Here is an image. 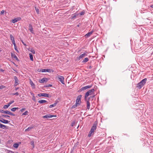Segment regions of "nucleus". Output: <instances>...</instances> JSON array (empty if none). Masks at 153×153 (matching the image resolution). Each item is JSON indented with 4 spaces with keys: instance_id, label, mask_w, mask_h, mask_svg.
<instances>
[{
    "instance_id": "obj_32",
    "label": "nucleus",
    "mask_w": 153,
    "mask_h": 153,
    "mask_svg": "<svg viewBox=\"0 0 153 153\" xmlns=\"http://www.w3.org/2000/svg\"><path fill=\"white\" fill-rule=\"evenodd\" d=\"M30 144L31 145L33 146V148L34 147V141H32L31 142Z\"/></svg>"
},
{
    "instance_id": "obj_7",
    "label": "nucleus",
    "mask_w": 153,
    "mask_h": 153,
    "mask_svg": "<svg viewBox=\"0 0 153 153\" xmlns=\"http://www.w3.org/2000/svg\"><path fill=\"white\" fill-rule=\"evenodd\" d=\"M59 79V81L63 84H65L64 78L63 76H58L57 77Z\"/></svg>"
},
{
    "instance_id": "obj_8",
    "label": "nucleus",
    "mask_w": 153,
    "mask_h": 153,
    "mask_svg": "<svg viewBox=\"0 0 153 153\" xmlns=\"http://www.w3.org/2000/svg\"><path fill=\"white\" fill-rule=\"evenodd\" d=\"M38 71L39 72H51V71L50 69H38Z\"/></svg>"
},
{
    "instance_id": "obj_58",
    "label": "nucleus",
    "mask_w": 153,
    "mask_h": 153,
    "mask_svg": "<svg viewBox=\"0 0 153 153\" xmlns=\"http://www.w3.org/2000/svg\"><path fill=\"white\" fill-rule=\"evenodd\" d=\"M152 8H153V5H152L150 6Z\"/></svg>"
},
{
    "instance_id": "obj_56",
    "label": "nucleus",
    "mask_w": 153,
    "mask_h": 153,
    "mask_svg": "<svg viewBox=\"0 0 153 153\" xmlns=\"http://www.w3.org/2000/svg\"><path fill=\"white\" fill-rule=\"evenodd\" d=\"M29 131V130H28V128H27V129H26L25 130V131Z\"/></svg>"
},
{
    "instance_id": "obj_28",
    "label": "nucleus",
    "mask_w": 153,
    "mask_h": 153,
    "mask_svg": "<svg viewBox=\"0 0 153 153\" xmlns=\"http://www.w3.org/2000/svg\"><path fill=\"white\" fill-rule=\"evenodd\" d=\"M78 105H78V104H76V103H75V104H74V105H73L72 106V107H71V108H72V109L74 108H76V107H77V106Z\"/></svg>"
},
{
    "instance_id": "obj_20",
    "label": "nucleus",
    "mask_w": 153,
    "mask_h": 153,
    "mask_svg": "<svg viewBox=\"0 0 153 153\" xmlns=\"http://www.w3.org/2000/svg\"><path fill=\"white\" fill-rule=\"evenodd\" d=\"M0 112L1 113H5L7 114H8L9 113V111L6 110V111H4L2 110H1L0 111Z\"/></svg>"
},
{
    "instance_id": "obj_24",
    "label": "nucleus",
    "mask_w": 153,
    "mask_h": 153,
    "mask_svg": "<svg viewBox=\"0 0 153 153\" xmlns=\"http://www.w3.org/2000/svg\"><path fill=\"white\" fill-rule=\"evenodd\" d=\"M89 60L88 58L86 57L82 61V63H85L87 62Z\"/></svg>"
},
{
    "instance_id": "obj_42",
    "label": "nucleus",
    "mask_w": 153,
    "mask_h": 153,
    "mask_svg": "<svg viewBox=\"0 0 153 153\" xmlns=\"http://www.w3.org/2000/svg\"><path fill=\"white\" fill-rule=\"evenodd\" d=\"M32 99L35 102L36 101V97H35L34 96H33L32 98Z\"/></svg>"
},
{
    "instance_id": "obj_31",
    "label": "nucleus",
    "mask_w": 153,
    "mask_h": 153,
    "mask_svg": "<svg viewBox=\"0 0 153 153\" xmlns=\"http://www.w3.org/2000/svg\"><path fill=\"white\" fill-rule=\"evenodd\" d=\"M28 113V112L27 111H26L24 113H23L22 114V115H26Z\"/></svg>"
},
{
    "instance_id": "obj_5",
    "label": "nucleus",
    "mask_w": 153,
    "mask_h": 153,
    "mask_svg": "<svg viewBox=\"0 0 153 153\" xmlns=\"http://www.w3.org/2000/svg\"><path fill=\"white\" fill-rule=\"evenodd\" d=\"M92 86V85H87L82 88L79 90L80 92L86 90L88 88H91Z\"/></svg>"
},
{
    "instance_id": "obj_19",
    "label": "nucleus",
    "mask_w": 153,
    "mask_h": 153,
    "mask_svg": "<svg viewBox=\"0 0 153 153\" xmlns=\"http://www.w3.org/2000/svg\"><path fill=\"white\" fill-rule=\"evenodd\" d=\"M93 33V31H91L88 32L87 34H86L85 35V36L87 38L88 37L91 36V35L92 33Z\"/></svg>"
},
{
    "instance_id": "obj_51",
    "label": "nucleus",
    "mask_w": 153,
    "mask_h": 153,
    "mask_svg": "<svg viewBox=\"0 0 153 153\" xmlns=\"http://www.w3.org/2000/svg\"><path fill=\"white\" fill-rule=\"evenodd\" d=\"M21 42H22V43H23V44L25 45V46H26V45L24 43V42L23 41V40H21Z\"/></svg>"
},
{
    "instance_id": "obj_17",
    "label": "nucleus",
    "mask_w": 153,
    "mask_h": 153,
    "mask_svg": "<svg viewBox=\"0 0 153 153\" xmlns=\"http://www.w3.org/2000/svg\"><path fill=\"white\" fill-rule=\"evenodd\" d=\"M144 85L140 82H139L137 85V87L139 89H140Z\"/></svg>"
},
{
    "instance_id": "obj_2",
    "label": "nucleus",
    "mask_w": 153,
    "mask_h": 153,
    "mask_svg": "<svg viewBox=\"0 0 153 153\" xmlns=\"http://www.w3.org/2000/svg\"><path fill=\"white\" fill-rule=\"evenodd\" d=\"M94 89H92L88 91L85 94V100H86L87 97L89 95L92 94H94Z\"/></svg>"
},
{
    "instance_id": "obj_39",
    "label": "nucleus",
    "mask_w": 153,
    "mask_h": 153,
    "mask_svg": "<svg viewBox=\"0 0 153 153\" xmlns=\"http://www.w3.org/2000/svg\"><path fill=\"white\" fill-rule=\"evenodd\" d=\"M2 117H10L9 116L5 115H2Z\"/></svg>"
},
{
    "instance_id": "obj_29",
    "label": "nucleus",
    "mask_w": 153,
    "mask_h": 153,
    "mask_svg": "<svg viewBox=\"0 0 153 153\" xmlns=\"http://www.w3.org/2000/svg\"><path fill=\"white\" fill-rule=\"evenodd\" d=\"M29 51H30V52H31L33 54H34L35 53V51L33 48L31 49L30 50V49L29 50Z\"/></svg>"
},
{
    "instance_id": "obj_6",
    "label": "nucleus",
    "mask_w": 153,
    "mask_h": 153,
    "mask_svg": "<svg viewBox=\"0 0 153 153\" xmlns=\"http://www.w3.org/2000/svg\"><path fill=\"white\" fill-rule=\"evenodd\" d=\"M82 95H79L77 97V99L76 101V103L78 105H79V102H81V98L82 97Z\"/></svg>"
},
{
    "instance_id": "obj_14",
    "label": "nucleus",
    "mask_w": 153,
    "mask_h": 153,
    "mask_svg": "<svg viewBox=\"0 0 153 153\" xmlns=\"http://www.w3.org/2000/svg\"><path fill=\"white\" fill-rule=\"evenodd\" d=\"M29 29L30 30V32L32 33H34V32L33 30V26L31 24H30L29 25Z\"/></svg>"
},
{
    "instance_id": "obj_4",
    "label": "nucleus",
    "mask_w": 153,
    "mask_h": 153,
    "mask_svg": "<svg viewBox=\"0 0 153 153\" xmlns=\"http://www.w3.org/2000/svg\"><path fill=\"white\" fill-rule=\"evenodd\" d=\"M38 96L39 97L42 96L48 98H49L51 97V95L47 94L46 93H45L39 94H38Z\"/></svg>"
},
{
    "instance_id": "obj_43",
    "label": "nucleus",
    "mask_w": 153,
    "mask_h": 153,
    "mask_svg": "<svg viewBox=\"0 0 153 153\" xmlns=\"http://www.w3.org/2000/svg\"><path fill=\"white\" fill-rule=\"evenodd\" d=\"M25 108H22V109H21L20 110V111L21 112H23V111H25Z\"/></svg>"
},
{
    "instance_id": "obj_11",
    "label": "nucleus",
    "mask_w": 153,
    "mask_h": 153,
    "mask_svg": "<svg viewBox=\"0 0 153 153\" xmlns=\"http://www.w3.org/2000/svg\"><path fill=\"white\" fill-rule=\"evenodd\" d=\"M21 19V18L19 17H17V18H16L14 19H13L12 21V23H15L16 22H17L20 21Z\"/></svg>"
},
{
    "instance_id": "obj_9",
    "label": "nucleus",
    "mask_w": 153,
    "mask_h": 153,
    "mask_svg": "<svg viewBox=\"0 0 153 153\" xmlns=\"http://www.w3.org/2000/svg\"><path fill=\"white\" fill-rule=\"evenodd\" d=\"M56 117V115H53L51 114H47L43 116V118H46L47 119H49L50 118H52V117Z\"/></svg>"
},
{
    "instance_id": "obj_40",
    "label": "nucleus",
    "mask_w": 153,
    "mask_h": 153,
    "mask_svg": "<svg viewBox=\"0 0 153 153\" xmlns=\"http://www.w3.org/2000/svg\"><path fill=\"white\" fill-rule=\"evenodd\" d=\"M30 84L32 86H35V85H34V83L31 81V82H30Z\"/></svg>"
},
{
    "instance_id": "obj_37",
    "label": "nucleus",
    "mask_w": 153,
    "mask_h": 153,
    "mask_svg": "<svg viewBox=\"0 0 153 153\" xmlns=\"http://www.w3.org/2000/svg\"><path fill=\"white\" fill-rule=\"evenodd\" d=\"M14 102V100H13V101H10L8 104L10 106V105L12 103H13Z\"/></svg>"
},
{
    "instance_id": "obj_16",
    "label": "nucleus",
    "mask_w": 153,
    "mask_h": 153,
    "mask_svg": "<svg viewBox=\"0 0 153 153\" xmlns=\"http://www.w3.org/2000/svg\"><path fill=\"white\" fill-rule=\"evenodd\" d=\"M11 56L12 58L15 59L16 60H17V61L19 60V59H18L16 55L15 54L11 53Z\"/></svg>"
},
{
    "instance_id": "obj_33",
    "label": "nucleus",
    "mask_w": 153,
    "mask_h": 153,
    "mask_svg": "<svg viewBox=\"0 0 153 153\" xmlns=\"http://www.w3.org/2000/svg\"><path fill=\"white\" fill-rule=\"evenodd\" d=\"M52 86V85L51 84H47L46 85L45 87H51Z\"/></svg>"
},
{
    "instance_id": "obj_22",
    "label": "nucleus",
    "mask_w": 153,
    "mask_h": 153,
    "mask_svg": "<svg viewBox=\"0 0 153 153\" xmlns=\"http://www.w3.org/2000/svg\"><path fill=\"white\" fill-rule=\"evenodd\" d=\"M10 38L12 42H15L14 38L12 34L10 35Z\"/></svg>"
},
{
    "instance_id": "obj_44",
    "label": "nucleus",
    "mask_w": 153,
    "mask_h": 153,
    "mask_svg": "<svg viewBox=\"0 0 153 153\" xmlns=\"http://www.w3.org/2000/svg\"><path fill=\"white\" fill-rule=\"evenodd\" d=\"M13 94V95H16L18 96L19 95V94L18 92H17Z\"/></svg>"
},
{
    "instance_id": "obj_15",
    "label": "nucleus",
    "mask_w": 153,
    "mask_h": 153,
    "mask_svg": "<svg viewBox=\"0 0 153 153\" xmlns=\"http://www.w3.org/2000/svg\"><path fill=\"white\" fill-rule=\"evenodd\" d=\"M48 80V79L47 78H44L39 80L40 83H43L44 82H47Z\"/></svg>"
},
{
    "instance_id": "obj_23",
    "label": "nucleus",
    "mask_w": 153,
    "mask_h": 153,
    "mask_svg": "<svg viewBox=\"0 0 153 153\" xmlns=\"http://www.w3.org/2000/svg\"><path fill=\"white\" fill-rule=\"evenodd\" d=\"M57 102H56L54 103L53 104L49 106L50 108H52L53 107H55L56 106V104H57Z\"/></svg>"
},
{
    "instance_id": "obj_25",
    "label": "nucleus",
    "mask_w": 153,
    "mask_h": 153,
    "mask_svg": "<svg viewBox=\"0 0 153 153\" xmlns=\"http://www.w3.org/2000/svg\"><path fill=\"white\" fill-rule=\"evenodd\" d=\"M29 56L30 60L32 61H33V56L32 54L31 53H30Z\"/></svg>"
},
{
    "instance_id": "obj_27",
    "label": "nucleus",
    "mask_w": 153,
    "mask_h": 153,
    "mask_svg": "<svg viewBox=\"0 0 153 153\" xmlns=\"http://www.w3.org/2000/svg\"><path fill=\"white\" fill-rule=\"evenodd\" d=\"M19 146V144L16 143H14L13 144V146L14 148H18Z\"/></svg>"
},
{
    "instance_id": "obj_45",
    "label": "nucleus",
    "mask_w": 153,
    "mask_h": 153,
    "mask_svg": "<svg viewBox=\"0 0 153 153\" xmlns=\"http://www.w3.org/2000/svg\"><path fill=\"white\" fill-rule=\"evenodd\" d=\"M76 15H74L71 16V19H73L75 18L76 17Z\"/></svg>"
},
{
    "instance_id": "obj_46",
    "label": "nucleus",
    "mask_w": 153,
    "mask_h": 153,
    "mask_svg": "<svg viewBox=\"0 0 153 153\" xmlns=\"http://www.w3.org/2000/svg\"><path fill=\"white\" fill-rule=\"evenodd\" d=\"M84 12H82L80 13V14L81 16L83 15H84Z\"/></svg>"
},
{
    "instance_id": "obj_34",
    "label": "nucleus",
    "mask_w": 153,
    "mask_h": 153,
    "mask_svg": "<svg viewBox=\"0 0 153 153\" xmlns=\"http://www.w3.org/2000/svg\"><path fill=\"white\" fill-rule=\"evenodd\" d=\"M6 127H7V126H6L2 124V125L1 126V128L4 129L5 128H6Z\"/></svg>"
},
{
    "instance_id": "obj_3",
    "label": "nucleus",
    "mask_w": 153,
    "mask_h": 153,
    "mask_svg": "<svg viewBox=\"0 0 153 153\" xmlns=\"http://www.w3.org/2000/svg\"><path fill=\"white\" fill-rule=\"evenodd\" d=\"M95 96V95H94L92 96H91L88 98V100H87V99L86 100H85L86 101L87 107V108L88 109H89L90 108V104L89 102L90 99L91 98H92L94 97Z\"/></svg>"
},
{
    "instance_id": "obj_13",
    "label": "nucleus",
    "mask_w": 153,
    "mask_h": 153,
    "mask_svg": "<svg viewBox=\"0 0 153 153\" xmlns=\"http://www.w3.org/2000/svg\"><path fill=\"white\" fill-rule=\"evenodd\" d=\"M87 55V54H86V53H84L82 54H81L80 56H79L78 57V59L79 60L81 59L83 57H85Z\"/></svg>"
},
{
    "instance_id": "obj_10",
    "label": "nucleus",
    "mask_w": 153,
    "mask_h": 153,
    "mask_svg": "<svg viewBox=\"0 0 153 153\" xmlns=\"http://www.w3.org/2000/svg\"><path fill=\"white\" fill-rule=\"evenodd\" d=\"M0 121L3 123L5 124L8 123L10 122V121H8L7 120H4L2 118H0Z\"/></svg>"
},
{
    "instance_id": "obj_1",
    "label": "nucleus",
    "mask_w": 153,
    "mask_h": 153,
    "mask_svg": "<svg viewBox=\"0 0 153 153\" xmlns=\"http://www.w3.org/2000/svg\"><path fill=\"white\" fill-rule=\"evenodd\" d=\"M97 128V124L96 123H94L92 126L91 130L88 135V137H90L91 136L94 135V131L96 130Z\"/></svg>"
},
{
    "instance_id": "obj_30",
    "label": "nucleus",
    "mask_w": 153,
    "mask_h": 153,
    "mask_svg": "<svg viewBox=\"0 0 153 153\" xmlns=\"http://www.w3.org/2000/svg\"><path fill=\"white\" fill-rule=\"evenodd\" d=\"M10 106V105H9V104H7V105H4V107H3V108H4V109H7V108L9 106Z\"/></svg>"
},
{
    "instance_id": "obj_55",
    "label": "nucleus",
    "mask_w": 153,
    "mask_h": 153,
    "mask_svg": "<svg viewBox=\"0 0 153 153\" xmlns=\"http://www.w3.org/2000/svg\"><path fill=\"white\" fill-rule=\"evenodd\" d=\"M19 89V87L16 88H15V90L16 91H17Z\"/></svg>"
},
{
    "instance_id": "obj_52",
    "label": "nucleus",
    "mask_w": 153,
    "mask_h": 153,
    "mask_svg": "<svg viewBox=\"0 0 153 153\" xmlns=\"http://www.w3.org/2000/svg\"><path fill=\"white\" fill-rule=\"evenodd\" d=\"M4 70L2 69H0V71L3 72Z\"/></svg>"
},
{
    "instance_id": "obj_38",
    "label": "nucleus",
    "mask_w": 153,
    "mask_h": 153,
    "mask_svg": "<svg viewBox=\"0 0 153 153\" xmlns=\"http://www.w3.org/2000/svg\"><path fill=\"white\" fill-rule=\"evenodd\" d=\"M8 114L9 115H12V116H15V114H13L11 112H10V111H9V113Z\"/></svg>"
},
{
    "instance_id": "obj_12",
    "label": "nucleus",
    "mask_w": 153,
    "mask_h": 153,
    "mask_svg": "<svg viewBox=\"0 0 153 153\" xmlns=\"http://www.w3.org/2000/svg\"><path fill=\"white\" fill-rule=\"evenodd\" d=\"M14 79H15V83L14 84V86H16L18 84V82L19 81V79L17 78V77L16 76H14Z\"/></svg>"
},
{
    "instance_id": "obj_50",
    "label": "nucleus",
    "mask_w": 153,
    "mask_h": 153,
    "mask_svg": "<svg viewBox=\"0 0 153 153\" xmlns=\"http://www.w3.org/2000/svg\"><path fill=\"white\" fill-rule=\"evenodd\" d=\"M8 153H14V152L11 151H8Z\"/></svg>"
},
{
    "instance_id": "obj_57",
    "label": "nucleus",
    "mask_w": 153,
    "mask_h": 153,
    "mask_svg": "<svg viewBox=\"0 0 153 153\" xmlns=\"http://www.w3.org/2000/svg\"><path fill=\"white\" fill-rule=\"evenodd\" d=\"M2 125V124L0 123V128H1V126Z\"/></svg>"
},
{
    "instance_id": "obj_26",
    "label": "nucleus",
    "mask_w": 153,
    "mask_h": 153,
    "mask_svg": "<svg viewBox=\"0 0 153 153\" xmlns=\"http://www.w3.org/2000/svg\"><path fill=\"white\" fill-rule=\"evenodd\" d=\"M19 109V108L18 107L16 108H13L11 109V110L13 111H15L16 110H18Z\"/></svg>"
},
{
    "instance_id": "obj_59",
    "label": "nucleus",
    "mask_w": 153,
    "mask_h": 153,
    "mask_svg": "<svg viewBox=\"0 0 153 153\" xmlns=\"http://www.w3.org/2000/svg\"><path fill=\"white\" fill-rule=\"evenodd\" d=\"M1 143V139H0V143Z\"/></svg>"
},
{
    "instance_id": "obj_49",
    "label": "nucleus",
    "mask_w": 153,
    "mask_h": 153,
    "mask_svg": "<svg viewBox=\"0 0 153 153\" xmlns=\"http://www.w3.org/2000/svg\"><path fill=\"white\" fill-rule=\"evenodd\" d=\"M4 11L3 10H2L1 11V15H3L4 14Z\"/></svg>"
},
{
    "instance_id": "obj_18",
    "label": "nucleus",
    "mask_w": 153,
    "mask_h": 153,
    "mask_svg": "<svg viewBox=\"0 0 153 153\" xmlns=\"http://www.w3.org/2000/svg\"><path fill=\"white\" fill-rule=\"evenodd\" d=\"M147 79L146 78H145L144 79L142 80L140 82L141 83H142L143 85H144L146 82V81H147Z\"/></svg>"
},
{
    "instance_id": "obj_53",
    "label": "nucleus",
    "mask_w": 153,
    "mask_h": 153,
    "mask_svg": "<svg viewBox=\"0 0 153 153\" xmlns=\"http://www.w3.org/2000/svg\"><path fill=\"white\" fill-rule=\"evenodd\" d=\"M30 94L31 95H32L33 96H34V94H33V93H31V92H30Z\"/></svg>"
},
{
    "instance_id": "obj_60",
    "label": "nucleus",
    "mask_w": 153,
    "mask_h": 153,
    "mask_svg": "<svg viewBox=\"0 0 153 153\" xmlns=\"http://www.w3.org/2000/svg\"><path fill=\"white\" fill-rule=\"evenodd\" d=\"M153 53V52H152V54Z\"/></svg>"
},
{
    "instance_id": "obj_41",
    "label": "nucleus",
    "mask_w": 153,
    "mask_h": 153,
    "mask_svg": "<svg viewBox=\"0 0 153 153\" xmlns=\"http://www.w3.org/2000/svg\"><path fill=\"white\" fill-rule=\"evenodd\" d=\"M5 86L4 85H1L0 86V89H2L3 88H5Z\"/></svg>"
},
{
    "instance_id": "obj_36",
    "label": "nucleus",
    "mask_w": 153,
    "mask_h": 153,
    "mask_svg": "<svg viewBox=\"0 0 153 153\" xmlns=\"http://www.w3.org/2000/svg\"><path fill=\"white\" fill-rule=\"evenodd\" d=\"M35 10H36V11L37 13L38 14H39V10L38 8H36V7H35Z\"/></svg>"
},
{
    "instance_id": "obj_35",
    "label": "nucleus",
    "mask_w": 153,
    "mask_h": 153,
    "mask_svg": "<svg viewBox=\"0 0 153 153\" xmlns=\"http://www.w3.org/2000/svg\"><path fill=\"white\" fill-rule=\"evenodd\" d=\"M33 128H34L33 126H31L30 127L28 128H27L28 129V130L29 131H30V130H31V129H33Z\"/></svg>"
},
{
    "instance_id": "obj_21",
    "label": "nucleus",
    "mask_w": 153,
    "mask_h": 153,
    "mask_svg": "<svg viewBox=\"0 0 153 153\" xmlns=\"http://www.w3.org/2000/svg\"><path fill=\"white\" fill-rule=\"evenodd\" d=\"M38 102L40 103H43L45 102H48L47 101L45 100H40L38 101Z\"/></svg>"
},
{
    "instance_id": "obj_54",
    "label": "nucleus",
    "mask_w": 153,
    "mask_h": 153,
    "mask_svg": "<svg viewBox=\"0 0 153 153\" xmlns=\"http://www.w3.org/2000/svg\"><path fill=\"white\" fill-rule=\"evenodd\" d=\"M92 68V66H89V67H88V68H89V69H91Z\"/></svg>"
},
{
    "instance_id": "obj_47",
    "label": "nucleus",
    "mask_w": 153,
    "mask_h": 153,
    "mask_svg": "<svg viewBox=\"0 0 153 153\" xmlns=\"http://www.w3.org/2000/svg\"><path fill=\"white\" fill-rule=\"evenodd\" d=\"M14 48H15V49L17 52H18V50L17 49V47H16V46H15V47H14Z\"/></svg>"
},
{
    "instance_id": "obj_48",
    "label": "nucleus",
    "mask_w": 153,
    "mask_h": 153,
    "mask_svg": "<svg viewBox=\"0 0 153 153\" xmlns=\"http://www.w3.org/2000/svg\"><path fill=\"white\" fill-rule=\"evenodd\" d=\"M12 42V43L13 44L14 46V47H15V46H16V43H15V42Z\"/></svg>"
}]
</instances>
